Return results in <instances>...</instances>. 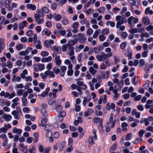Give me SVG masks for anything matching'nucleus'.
Masks as SVG:
<instances>
[{
	"mask_svg": "<svg viewBox=\"0 0 153 153\" xmlns=\"http://www.w3.org/2000/svg\"><path fill=\"white\" fill-rule=\"evenodd\" d=\"M139 21V19L137 17H134L132 16L130 17L128 19V24L131 25L132 23L136 24Z\"/></svg>",
	"mask_w": 153,
	"mask_h": 153,
	"instance_id": "nucleus-1",
	"label": "nucleus"
},
{
	"mask_svg": "<svg viewBox=\"0 0 153 153\" xmlns=\"http://www.w3.org/2000/svg\"><path fill=\"white\" fill-rule=\"evenodd\" d=\"M78 36V39L80 41L81 43L83 44L85 43L87 39L86 37H85V35L81 33H79L77 35Z\"/></svg>",
	"mask_w": 153,
	"mask_h": 153,
	"instance_id": "nucleus-2",
	"label": "nucleus"
},
{
	"mask_svg": "<svg viewBox=\"0 0 153 153\" xmlns=\"http://www.w3.org/2000/svg\"><path fill=\"white\" fill-rule=\"evenodd\" d=\"M34 16L36 22L38 24H40L44 22V21L43 19H40L41 16L40 14L37 13L35 14Z\"/></svg>",
	"mask_w": 153,
	"mask_h": 153,
	"instance_id": "nucleus-3",
	"label": "nucleus"
},
{
	"mask_svg": "<svg viewBox=\"0 0 153 153\" xmlns=\"http://www.w3.org/2000/svg\"><path fill=\"white\" fill-rule=\"evenodd\" d=\"M126 22L127 20L126 18L125 17H122L120 20L117 23L116 25V28H119L121 25Z\"/></svg>",
	"mask_w": 153,
	"mask_h": 153,
	"instance_id": "nucleus-4",
	"label": "nucleus"
},
{
	"mask_svg": "<svg viewBox=\"0 0 153 153\" xmlns=\"http://www.w3.org/2000/svg\"><path fill=\"white\" fill-rule=\"evenodd\" d=\"M79 25V23L78 22H74L72 25V27L74 29V30H72V32L74 33H77L78 30L77 28L78 27Z\"/></svg>",
	"mask_w": 153,
	"mask_h": 153,
	"instance_id": "nucleus-5",
	"label": "nucleus"
},
{
	"mask_svg": "<svg viewBox=\"0 0 153 153\" xmlns=\"http://www.w3.org/2000/svg\"><path fill=\"white\" fill-rule=\"evenodd\" d=\"M143 22L145 25H149L150 23V20L149 18L147 16H145L143 18Z\"/></svg>",
	"mask_w": 153,
	"mask_h": 153,
	"instance_id": "nucleus-6",
	"label": "nucleus"
},
{
	"mask_svg": "<svg viewBox=\"0 0 153 153\" xmlns=\"http://www.w3.org/2000/svg\"><path fill=\"white\" fill-rule=\"evenodd\" d=\"M105 56V53L104 52H102V55H97L96 58L98 61L101 62L104 60V59Z\"/></svg>",
	"mask_w": 153,
	"mask_h": 153,
	"instance_id": "nucleus-7",
	"label": "nucleus"
},
{
	"mask_svg": "<svg viewBox=\"0 0 153 153\" xmlns=\"http://www.w3.org/2000/svg\"><path fill=\"white\" fill-rule=\"evenodd\" d=\"M111 49L110 48H107L105 49V52L107 53L105 54V56L107 57H111L113 55L112 53L111 52Z\"/></svg>",
	"mask_w": 153,
	"mask_h": 153,
	"instance_id": "nucleus-8",
	"label": "nucleus"
},
{
	"mask_svg": "<svg viewBox=\"0 0 153 153\" xmlns=\"http://www.w3.org/2000/svg\"><path fill=\"white\" fill-rule=\"evenodd\" d=\"M114 114L113 113H111L110 115V118L109 119V122L111 123V127L113 128L114 127L115 123V120H114L113 117Z\"/></svg>",
	"mask_w": 153,
	"mask_h": 153,
	"instance_id": "nucleus-9",
	"label": "nucleus"
},
{
	"mask_svg": "<svg viewBox=\"0 0 153 153\" xmlns=\"http://www.w3.org/2000/svg\"><path fill=\"white\" fill-rule=\"evenodd\" d=\"M10 0H6L5 2L4 6L9 11L12 10V8L10 6Z\"/></svg>",
	"mask_w": 153,
	"mask_h": 153,
	"instance_id": "nucleus-10",
	"label": "nucleus"
},
{
	"mask_svg": "<svg viewBox=\"0 0 153 153\" xmlns=\"http://www.w3.org/2000/svg\"><path fill=\"white\" fill-rule=\"evenodd\" d=\"M132 115H135V117L137 118H139L140 116V112L137 111L136 109H133L131 112Z\"/></svg>",
	"mask_w": 153,
	"mask_h": 153,
	"instance_id": "nucleus-11",
	"label": "nucleus"
},
{
	"mask_svg": "<svg viewBox=\"0 0 153 153\" xmlns=\"http://www.w3.org/2000/svg\"><path fill=\"white\" fill-rule=\"evenodd\" d=\"M2 117L4 120L7 122L9 121L12 119V117L10 115L6 114H4L2 116Z\"/></svg>",
	"mask_w": 153,
	"mask_h": 153,
	"instance_id": "nucleus-12",
	"label": "nucleus"
},
{
	"mask_svg": "<svg viewBox=\"0 0 153 153\" xmlns=\"http://www.w3.org/2000/svg\"><path fill=\"white\" fill-rule=\"evenodd\" d=\"M27 8L29 10H31L33 11L35 10L36 8V6L31 4H28L26 5Z\"/></svg>",
	"mask_w": 153,
	"mask_h": 153,
	"instance_id": "nucleus-13",
	"label": "nucleus"
},
{
	"mask_svg": "<svg viewBox=\"0 0 153 153\" xmlns=\"http://www.w3.org/2000/svg\"><path fill=\"white\" fill-rule=\"evenodd\" d=\"M32 50V48L30 47H28L27 48V50L25 51H22L19 52V55H21L25 56L28 53V51H31Z\"/></svg>",
	"mask_w": 153,
	"mask_h": 153,
	"instance_id": "nucleus-14",
	"label": "nucleus"
},
{
	"mask_svg": "<svg viewBox=\"0 0 153 153\" xmlns=\"http://www.w3.org/2000/svg\"><path fill=\"white\" fill-rule=\"evenodd\" d=\"M27 24V22L25 20L22 23H20L19 25V30H22L23 29L24 27H26Z\"/></svg>",
	"mask_w": 153,
	"mask_h": 153,
	"instance_id": "nucleus-15",
	"label": "nucleus"
},
{
	"mask_svg": "<svg viewBox=\"0 0 153 153\" xmlns=\"http://www.w3.org/2000/svg\"><path fill=\"white\" fill-rule=\"evenodd\" d=\"M76 44V41L73 40L70 41L67 44L68 48H74L73 46Z\"/></svg>",
	"mask_w": 153,
	"mask_h": 153,
	"instance_id": "nucleus-16",
	"label": "nucleus"
},
{
	"mask_svg": "<svg viewBox=\"0 0 153 153\" xmlns=\"http://www.w3.org/2000/svg\"><path fill=\"white\" fill-rule=\"evenodd\" d=\"M140 30L137 29V28H133L131 27L130 29L129 30V32L132 34L137 33H140Z\"/></svg>",
	"mask_w": 153,
	"mask_h": 153,
	"instance_id": "nucleus-17",
	"label": "nucleus"
},
{
	"mask_svg": "<svg viewBox=\"0 0 153 153\" xmlns=\"http://www.w3.org/2000/svg\"><path fill=\"white\" fill-rule=\"evenodd\" d=\"M55 63L57 65H59L62 63V61L60 59L59 56H57L55 57L54 60Z\"/></svg>",
	"mask_w": 153,
	"mask_h": 153,
	"instance_id": "nucleus-18",
	"label": "nucleus"
},
{
	"mask_svg": "<svg viewBox=\"0 0 153 153\" xmlns=\"http://www.w3.org/2000/svg\"><path fill=\"white\" fill-rule=\"evenodd\" d=\"M103 48L102 46H100L98 48L94 47V52L96 54L99 53L100 51L102 50Z\"/></svg>",
	"mask_w": 153,
	"mask_h": 153,
	"instance_id": "nucleus-19",
	"label": "nucleus"
},
{
	"mask_svg": "<svg viewBox=\"0 0 153 153\" xmlns=\"http://www.w3.org/2000/svg\"><path fill=\"white\" fill-rule=\"evenodd\" d=\"M61 22L62 25L64 26L67 25L69 24V21L65 16H64V18H62V19Z\"/></svg>",
	"mask_w": 153,
	"mask_h": 153,
	"instance_id": "nucleus-20",
	"label": "nucleus"
},
{
	"mask_svg": "<svg viewBox=\"0 0 153 153\" xmlns=\"http://www.w3.org/2000/svg\"><path fill=\"white\" fill-rule=\"evenodd\" d=\"M53 19L57 21H59L61 19V16L59 14H57L56 13H54Z\"/></svg>",
	"mask_w": 153,
	"mask_h": 153,
	"instance_id": "nucleus-21",
	"label": "nucleus"
},
{
	"mask_svg": "<svg viewBox=\"0 0 153 153\" xmlns=\"http://www.w3.org/2000/svg\"><path fill=\"white\" fill-rule=\"evenodd\" d=\"M52 58L51 56H49L47 58H42L41 61L42 62H48L52 60Z\"/></svg>",
	"mask_w": 153,
	"mask_h": 153,
	"instance_id": "nucleus-22",
	"label": "nucleus"
},
{
	"mask_svg": "<svg viewBox=\"0 0 153 153\" xmlns=\"http://www.w3.org/2000/svg\"><path fill=\"white\" fill-rule=\"evenodd\" d=\"M45 76H55L53 72L50 70L46 71L45 73Z\"/></svg>",
	"mask_w": 153,
	"mask_h": 153,
	"instance_id": "nucleus-23",
	"label": "nucleus"
},
{
	"mask_svg": "<svg viewBox=\"0 0 153 153\" xmlns=\"http://www.w3.org/2000/svg\"><path fill=\"white\" fill-rule=\"evenodd\" d=\"M4 141L2 143V146L6 149H8L10 147V144H7V139L3 140Z\"/></svg>",
	"mask_w": 153,
	"mask_h": 153,
	"instance_id": "nucleus-24",
	"label": "nucleus"
},
{
	"mask_svg": "<svg viewBox=\"0 0 153 153\" xmlns=\"http://www.w3.org/2000/svg\"><path fill=\"white\" fill-rule=\"evenodd\" d=\"M13 133H17L20 134L22 132V130L20 129L14 127L13 130Z\"/></svg>",
	"mask_w": 153,
	"mask_h": 153,
	"instance_id": "nucleus-25",
	"label": "nucleus"
},
{
	"mask_svg": "<svg viewBox=\"0 0 153 153\" xmlns=\"http://www.w3.org/2000/svg\"><path fill=\"white\" fill-rule=\"evenodd\" d=\"M51 33V32L49 31V30L46 28L44 29L42 32V35H45L47 36H50Z\"/></svg>",
	"mask_w": 153,
	"mask_h": 153,
	"instance_id": "nucleus-26",
	"label": "nucleus"
},
{
	"mask_svg": "<svg viewBox=\"0 0 153 153\" xmlns=\"http://www.w3.org/2000/svg\"><path fill=\"white\" fill-rule=\"evenodd\" d=\"M65 145V143L64 141L61 142L59 145V150L60 151H61L63 150V148L64 147Z\"/></svg>",
	"mask_w": 153,
	"mask_h": 153,
	"instance_id": "nucleus-27",
	"label": "nucleus"
},
{
	"mask_svg": "<svg viewBox=\"0 0 153 153\" xmlns=\"http://www.w3.org/2000/svg\"><path fill=\"white\" fill-rule=\"evenodd\" d=\"M50 90V88L47 87L45 90V91L43 92L41 95H39V96H41L43 97H45L48 94Z\"/></svg>",
	"mask_w": 153,
	"mask_h": 153,
	"instance_id": "nucleus-28",
	"label": "nucleus"
},
{
	"mask_svg": "<svg viewBox=\"0 0 153 153\" xmlns=\"http://www.w3.org/2000/svg\"><path fill=\"white\" fill-rule=\"evenodd\" d=\"M25 91L23 89H21L19 90L17 92V95L19 96H21L22 95L23 97H25L24 95V94H25Z\"/></svg>",
	"mask_w": 153,
	"mask_h": 153,
	"instance_id": "nucleus-29",
	"label": "nucleus"
},
{
	"mask_svg": "<svg viewBox=\"0 0 153 153\" xmlns=\"http://www.w3.org/2000/svg\"><path fill=\"white\" fill-rule=\"evenodd\" d=\"M81 23L82 25H85L88 28L89 27V23L88 21H87L86 19H84V20L81 22Z\"/></svg>",
	"mask_w": 153,
	"mask_h": 153,
	"instance_id": "nucleus-30",
	"label": "nucleus"
},
{
	"mask_svg": "<svg viewBox=\"0 0 153 153\" xmlns=\"http://www.w3.org/2000/svg\"><path fill=\"white\" fill-rule=\"evenodd\" d=\"M113 93L114 94L113 97L115 99H117L119 97V95L118 94V91L117 89H114V90L113 91Z\"/></svg>",
	"mask_w": 153,
	"mask_h": 153,
	"instance_id": "nucleus-31",
	"label": "nucleus"
},
{
	"mask_svg": "<svg viewBox=\"0 0 153 153\" xmlns=\"http://www.w3.org/2000/svg\"><path fill=\"white\" fill-rule=\"evenodd\" d=\"M26 97H23L22 98V105L23 106H26L27 104V101Z\"/></svg>",
	"mask_w": 153,
	"mask_h": 153,
	"instance_id": "nucleus-32",
	"label": "nucleus"
},
{
	"mask_svg": "<svg viewBox=\"0 0 153 153\" xmlns=\"http://www.w3.org/2000/svg\"><path fill=\"white\" fill-rule=\"evenodd\" d=\"M82 122V118L81 117H78L77 120H75L74 122V124L75 126H77L79 123H81Z\"/></svg>",
	"mask_w": 153,
	"mask_h": 153,
	"instance_id": "nucleus-33",
	"label": "nucleus"
},
{
	"mask_svg": "<svg viewBox=\"0 0 153 153\" xmlns=\"http://www.w3.org/2000/svg\"><path fill=\"white\" fill-rule=\"evenodd\" d=\"M132 138V134L131 133L127 134L126 136V141L130 140Z\"/></svg>",
	"mask_w": 153,
	"mask_h": 153,
	"instance_id": "nucleus-34",
	"label": "nucleus"
},
{
	"mask_svg": "<svg viewBox=\"0 0 153 153\" xmlns=\"http://www.w3.org/2000/svg\"><path fill=\"white\" fill-rule=\"evenodd\" d=\"M33 92V90L31 88L28 89L27 91H25V94L24 96V97H27L28 95V93L31 94Z\"/></svg>",
	"mask_w": 153,
	"mask_h": 153,
	"instance_id": "nucleus-35",
	"label": "nucleus"
},
{
	"mask_svg": "<svg viewBox=\"0 0 153 153\" xmlns=\"http://www.w3.org/2000/svg\"><path fill=\"white\" fill-rule=\"evenodd\" d=\"M36 66L38 67L39 70L42 71L45 68V66L43 64H38L36 65Z\"/></svg>",
	"mask_w": 153,
	"mask_h": 153,
	"instance_id": "nucleus-36",
	"label": "nucleus"
},
{
	"mask_svg": "<svg viewBox=\"0 0 153 153\" xmlns=\"http://www.w3.org/2000/svg\"><path fill=\"white\" fill-rule=\"evenodd\" d=\"M100 30L99 29H97L95 31L93 35V37L94 39H96L97 38L98 34L100 33Z\"/></svg>",
	"mask_w": 153,
	"mask_h": 153,
	"instance_id": "nucleus-37",
	"label": "nucleus"
},
{
	"mask_svg": "<svg viewBox=\"0 0 153 153\" xmlns=\"http://www.w3.org/2000/svg\"><path fill=\"white\" fill-rule=\"evenodd\" d=\"M137 29H139L140 30V33L143 32L145 30L144 28L143 27H142V25L140 24H138L137 25Z\"/></svg>",
	"mask_w": 153,
	"mask_h": 153,
	"instance_id": "nucleus-38",
	"label": "nucleus"
},
{
	"mask_svg": "<svg viewBox=\"0 0 153 153\" xmlns=\"http://www.w3.org/2000/svg\"><path fill=\"white\" fill-rule=\"evenodd\" d=\"M128 124L125 122L123 123L121 125V126L122 128V130L124 131V130H126V128L128 126Z\"/></svg>",
	"mask_w": 153,
	"mask_h": 153,
	"instance_id": "nucleus-39",
	"label": "nucleus"
},
{
	"mask_svg": "<svg viewBox=\"0 0 153 153\" xmlns=\"http://www.w3.org/2000/svg\"><path fill=\"white\" fill-rule=\"evenodd\" d=\"M117 144L116 143H114L111 148L109 152H111V151H113L114 150H116L117 148Z\"/></svg>",
	"mask_w": 153,
	"mask_h": 153,
	"instance_id": "nucleus-40",
	"label": "nucleus"
},
{
	"mask_svg": "<svg viewBox=\"0 0 153 153\" xmlns=\"http://www.w3.org/2000/svg\"><path fill=\"white\" fill-rule=\"evenodd\" d=\"M90 72L93 75H94L96 73V70L94 69L92 66H91L89 68Z\"/></svg>",
	"mask_w": 153,
	"mask_h": 153,
	"instance_id": "nucleus-41",
	"label": "nucleus"
},
{
	"mask_svg": "<svg viewBox=\"0 0 153 153\" xmlns=\"http://www.w3.org/2000/svg\"><path fill=\"white\" fill-rule=\"evenodd\" d=\"M127 43L126 42H122L120 45V48L121 50L124 49L126 47Z\"/></svg>",
	"mask_w": 153,
	"mask_h": 153,
	"instance_id": "nucleus-42",
	"label": "nucleus"
},
{
	"mask_svg": "<svg viewBox=\"0 0 153 153\" xmlns=\"http://www.w3.org/2000/svg\"><path fill=\"white\" fill-rule=\"evenodd\" d=\"M106 25H110L111 27H114L115 26V24L114 22L111 21H107L106 22Z\"/></svg>",
	"mask_w": 153,
	"mask_h": 153,
	"instance_id": "nucleus-43",
	"label": "nucleus"
},
{
	"mask_svg": "<svg viewBox=\"0 0 153 153\" xmlns=\"http://www.w3.org/2000/svg\"><path fill=\"white\" fill-rule=\"evenodd\" d=\"M52 128V125L49 124H48L46 125L45 127V129L46 131H50Z\"/></svg>",
	"mask_w": 153,
	"mask_h": 153,
	"instance_id": "nucleus-44",
	"label": "nucleus"
},
{
	"mask_svg": "<svg viewBox=\"0 0 153 153\" xmlns=\"http://www.w3.org/2000/svg\"><path fill=\"white\" fill-rule=\"evenodd\" d=\"M97 11L100 13H103L105 12V8L104 7H101L98 8Z\"/></svg>",
	"mask_w": 153,
	"mask_h": 153,
	"instance_id": "nucleus-45",
	"label": "nucleus"
},
{
	"mask_svg": "<svg viewBox=\"0 0 153 153\" xmlns=\"http://www.w3.org/2000/svg\"><path fill=\"white\" fill-rule=\"evenodd\" d=\"M48 119L46 117L43 119L41 122V125L42 126H44L46 124Z\"/></svg>",
	"mask_w": 153,
	"mask_h": 153,
	"instance_id": "nucleus-46",
	"label": "nucleus"
},
{
	"mask_svg": "<svg viewBox=\"0 0 153 153\" xmlns=\"http://www.w3.org/2000/svg\"><path fill=\"white\" fill-rule=\"evenodd\" d=\"M41 112L44 117H46L48 116V113L45 109L42 108L41 109Z\"/></svg>",
	"mask_w": 153,
	"mask_h": 153,
	"instance_id": "nucleus-47",
	"label": "nucleus"
},
{
	"mask_svg": "<svg viewBox=\"0 0 153 153\" xmlns=\"http://www.w3.org/2000/svg\"><path fill=\"white\" fill-rule=\"evenodd\" d=\"M109 33V30L108 28L103 29L101 31V33L103 35L108 34Z\"/></svg>",
	"mask_w": 153,
	"mask_h": 153,
	"instance_id": "nucleus-48",
	"label": "nucleus"
},
{
	"mask_svg": "<svg viewBox=\"0 0 153 153\" xmlns=\"http://www.w3.org/2000/svg\"><path fill=\"white\" fill-rule=\"evenodd\" d=\"M142 137H140L139 138H137L135 140L133 141V143L134 144H137V143H140V141L142 140Z\"/></svg>",
	"mask_w": 153,
	"mask_h": 153,
	"instance_id": "nucleus-49",
	"label": "nucleus"
},
{
	"mask_svg": "<svg viewBox=\"0 0 153 153\" xmlns=\"http://www.w3.org/2000/svg\"><path fill=\"white\" fill-rule=\"evenodd\" d=\"M146 132V131L144 130H141L139 132V135L140 137H142L143 135Z\"/></svg>",
	"mask_w": 153,
	"mask_h": 153,
	"instance_id": "nucleus-50",
	"label": "nucleus"
},
{
	"mask_svg": "<svg viewBox=\"0 0 153 153\" xmlns=\"http://www.w3.org/2000/svg\"><path fill=\"white\" fill-rule=\"evenodd\" d=\"M14 82H20L21 80L20 77H13L12 79Z\"/></svg>",
	"mask_w": 153,
	"mask_h": 153,
	"instance_id": "nucleus-51",
	"label": "nucleus"
},
{
	"mask_svg": "<svg viewBox=\"0 0 153 153\" xmlns=\"http://www.w3.org/2000/svg\"><path fill=\"white\" fill-rule=\"evenodd\" d=\"M33 33V32L31 30H29L26 33V35L30 37L31 36Z\"/></svg>",
	"mask_w": 153,
	"mask_h": 153,
	"instance_id": "nucleus-52",
	"label": "nucleus"
},
{
	"mask_svg": "<svg viewBox=\"0 0 153 153\" xmlns=\"http://www.w3.org/2000/svg\"><path fill=\"white\" fill-rule=\"evenodd\" d=\"M41 55L43 57L46 56L48 55L49 53L46 51H42L41 53Z\"/></svg>",
	"mask_w": 153,
	"mask_h": 153,
	"instance_id": "nucleus-53",
	"label": "nucleus"
},
{
	"mask_svg": "<svg viewBox=\"0 0 153 153\" xmlns=\"http://www.w3.org/2000/svg\"><path fill=\"white\" fill-rule=\"evenodd\" d=\"M91 0H90L88 1L87 3L84 4V7L85 9H86L90 6V5L91 4Z\"/></svg>",
	"mask_w": 153,
	"mask_h": 153,
	"instance_id": "nucleus-54",
	"label": "nucleus"
},
{
	"mask_svg": "<svg viewBox=\"0 0 153 153\" xmlns=\"http://www.w3.org/2000/svg\"><path fill=\"white\" fill-rule=\"evenodd\" d=\"M137 109L140 111H143L144 110V107L142 105H139L137 106Z\"/></svg>",
	"mask_w": 153,
	"mask_h": 153,
	"instance_id": "nucleus-55",
	"label": "nucleus"
},
{
	"mask_svg": "<svg viewBox=\"0 0 153 153\" xmlns=\"http://www.w3.org/2000/svg\"><path fill=\"white\" fill-rule=\"evenodd\" d=\"M85 13L87 16L89 15L90 13H93V10L91 8L89 9L88 10H86L84 11Z\"/></svg>",
	"mask_w": 153,
	"mask_h": 153,
	"instance_id": "nucleus-56",
	"label": "nucleus"
},
{
	"mask_svg": "<svg viewBox=\"0 0 153 153\" xmlns=\"http://www.w3.org/2000/svg\"><path fill=\"white\" fill-rule=\"evenodd\" d=\"M109 57L105 56L104 59V60L105 63L106 65L108 66L110 65L109 63V59H108Z\"/></svg>",
	"mask_w": 153,
	"mask_h": 153,
	"instance_id": "nucleus-57",
	"label": "nucleus"
},
{
	"mask_svg": "<svg viewBox=\"0 0 153 153\" xmlns=\"http://www.w3.org/2000/svg\"><path fill=\"white\" fill-rule=\"evenodd\" d=\"M83 55L86 56V54L84 53L79 54L77 58V60L79 62H80L81 61L82 56Z\"/></svg>",
	"mask_w": 153,
	"mask_h": 153,
	"instance_id": "nucleus-58",
	"label": "nucleus"
},
{
	"mask_svg": "<svg viewBox=\"0 0 153 153\" xmlns=\"http://www.w3.org/2000/svg\"><path fill=\"white\" fill-rule=\"evenodd\" d=\"M71 30L70 29H68L67 30V31L68 33L66 35V37H71L72 35V33L71 32Z\"/></svg>",
	"mask_w": 153,
	"mask_h": 153,
	"instance_id": "nucleus-59",
	"label": "nucleus"
},
{
	"mask_svg": "<svg viewBox=\"0 0 153 153\" xmlns=\"http://www.w3.org/2000/svg\"><path fill=\"white\" fill-rule=\"evenodd\" d=\"M37 43L38 44L36 45V48L38 49H41L42 48V46L40 45L41 43V42L39 40H38Z\"/></svg>",
	"mask_w": 153,
	"mask_h": 153,
	"instance_id": "nucleus-60",
	"label": "nucleus"
},
{
	"mask_svg": "<svg viewBox=\"0 0 153 153\" xmlns=\"http://www.w3.org/2000/svg\"><path fill=\"white\" fill-rule=\"evenodd\" d=\"M105 36L103 35H101L99 36V40L101 42H102L104 41L105 39Z\"/></svg>",
	"mask_w": 153,
	"mask_h": 153,
	"instance_id": "nucleus-61",
	"label": "nucleus"
},
{
	"mask_svg": "<svg viewBox=\"0 0 153 153\" xmlns=\"http://www.w3.org/2000/svg\"><path fill=\"white\" fill-rule=\"evenodd\" d=\"M42 10L43 13H48L49 11L48 9L45 7H43L42 9Z\"/></svg>",
	"mask_w": 153,
	"mask_h": 153,
	"instance_id": "nucleus-62",
	"label": "nucleus"
},
{
	"mask_svg": "<svg viewBox=\"0 0 153 153\" xmlns=\"http://www.w3.org/2000/svg\"><path fill=\"white\" fill-rule=\"evenodd\" d=\"M53 72L56 74H58L60 72V70L56 67L54 68L53 69Z\"/></svg>",
	"mask_w": 153,
	"mask_h": 153,
	"instance_id": "nucleus-63",
	"label": "nucleus"
},
{
	"mask_svg": "<svg viewBox=\"0 0 153 153\" xmlns=\"http://www.w3.org/2000/svg\"><path fill=\"white\" fill-rule=\"evenodd\" d=\"M89 142L90 144L92 145L94 143V141L92 137H89L88 138Z\"/></svg>",
	"mask_w": 153,
	"mask_h": 153,
	"instance_id": "nucleus-64",
	"label": "nucleus"
}]
</instances>
